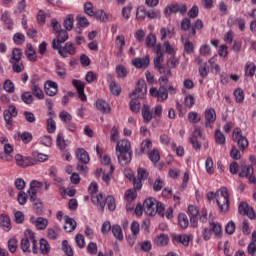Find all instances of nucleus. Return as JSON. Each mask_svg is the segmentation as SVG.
<instances>
[{
  "label": "nucleus",
  "instance_id": "nucleus-5",
  "mask_svg": "<svg viewBox=\"0 0 256 256\" xmlns=\"http://www.w3.org/2000/svg\"><path fill=\"white\" fill-rule=\"evenodd\" d=\"M127 177L130 179V181H133L134 189L140 191V189L143 187L142 181H145V179L149 177V172H147L145 168H138L137 178H135L132 174H128Z\"/></svg>",
  "mask_w": 256,
  "mask_h": 256
},
{
  "label": "nucleus",
  "instance_id": "nucleus-12",
  "mask_svg": "<svg viewBox=\"0 0 256 256\" xmlns=\"http://www.w3.org/2000/svg\"><path fill=\"white\" fill-rule=\"evenodd\" d=\"M43 189V182L34 180L30 182V188L28 190L30 200L37 201V193Z\"/></svg>",
  "mask_w": 256,
  "mask_h": 256
},
{
  "label": "nucleus",
  "instance_id": "nucleus-13",
  "mask_svg": "<svg viewBox=\"0 0 256 256\" xmlns=\"http://www.w3.org/2000/svg\"><path fill=\"white\" fill-rule=\"evenodd\" d=\"M150 95L156 97L158 101H166L169 97V92L165 87H160L159 90H157V88H151Z\"/></svg>",
  "mask_w": 256,
  "mask_h": 256
},
{
  "label": "nucleus",
  "instance_id": "nucleus-35",
  "mask_svg": "<svg viewBox=\"0 0 256 256\" xmlns=\"http://www.w3.org/2000/svg\"><path fill=\"white\" fill-rule=\"evenodd\" d=\"M142 117L145 123H151V119H153V114L151 113V110L149 109V106L147 104L143 105Z\"/></svg>",
  "mask_w": 256,
  "mask_h": 256
},
{
  "label": "nucleus",
  "instance_id": "nucleus-51",
  "mask_svg": "<svg viewBox=\"0 0 256 256\" xmlns=\"http://www.w3.org/2000/svg\"><path fill=\"white\" fill-rule=\"evenodd\" d=\"M188 121L190 123H199L201 121V115L195 111H191L188 113Z\"/></svg>",
  "mask_w": 256,
  "mask_h": 256
},
{
  "label": "nucleus",
  "instance_id": "nucleus-61",
  "mask_svg": "<svg viewBox=\"0 0 256 256\" xmlns=\"http://www.w3.org/2000/svg\"><path fill=\"white\" fill-rule=\"evenodd\" d=\"M184 105L191 109L193 105H195V96L193 94H189L184 98Z\"/></svg>",
  "mask_w": 256,
  "mask_h": 256
},
{
  "label": "nucleus",
  "instance_id": "nucleus-54",
  "mask_svg": "<svg viewBox=\"0 0 256 256\" xmlns=\"http://www.w3.org/2000/svg\"><path fill=\"white\" fill-rule=\"evenodd\" d=\"M47 236H48V239H52L53 241H55V239L59 237V229L57 227L48 228Z\"/></svg>",
  "mask_w": 256,
  "mask_h": 256
},
{
  "label": "nucleus",
  "instance_id": "nucleus-11",
  "mask_svg": "<svg viewBox=\"0 0 256 256\" xmlns=\"http://www.w3.org/2000/svg\"><path fill=\"white\" fill-rule=\"evenodd\" d=\"M165 15H171L172 13H181L185 15L187 13V5L185 4H173L165 7Z\"/></svg>",
  "mask_w": 256,
  "mask_h": 256
},
{
  "label": "nucleus",
  "instance_id": "nucleus-8",
  "mask_svg": "<svg viewBox=\"0 0 256 256\" xmlns=\"http://www.w3.org/2000/svg\"><path fill=\"white\" fill-rule=\"evenodd\" d=\"M201 139H203V129L199 126H195L194 132L190 137V143L194 149H201Z\"/></svg>",
  "mask_w": 256,
  "mask_h": 256
},
{
  "label": "nucleus",
  "instance_id": "nucleus-21",
  "mask_svg": "<svg viewBox=\"0 0 256 256\" xmlns=\"http://www.w3.org/2000/svg\"><path fill=\"white\" fill-rule=\"evenodd\" d=\"M151 63L149 56H145L143 58H135L132 60V64L136 69H147V66Z\"/></svg>",
  "mask_w": 256,
  "mask_h": 256
},
{
  "label": "nucleus",
  "instance_id": "nucleus-7",
  "mask_svg": "<svg viewBox=\"0 0 256 256\" xmlns=\"http://www.w3.org/2000/svg\"><path fill=\"white\" fill-rule=\"evenodd\" d=\"M232 139L238 143L240 151H245L246 147H249V140L241 135V129L239 128L233 131Z\"/></svg>",
  "mask_w": 256,
  "mask_h": 256
},
{
  "label": "nucleus",
  "instance_id": "nucleus-34",
  "mask_svg": "<svg viewBox=\"0 0 256 256\" xmlns=\"http://www.w3.org/2000/svg\"><path fill=\"white\" fill-rule=\"evenodd\" d=\"M153 148V142L149 139L143 140L141 143V148L139 155H145V153H149Z\"/></svg>",
  "mask_w": 256,
  "mask_h": 256
},
{
  "label": "nucleus",
  "instance_id": "nucleus-22",
  "mask_svg": "<svg viewBox=\"0 0 256 256\" xmlns=\"http://www.w3.org/2000/svg\"><path fill=\"white\" fill-rule=\"evenodd\" d=\"M175 35V29L171 26L168 25L167 27H162L160 29V39L161 41H165L168 37V39L173 38Z\"/></svg>",
  "mask_w": 256,
  "mask_h": 256
},
{
  "label": "nucleus",
  "instance_id": "nucleus-55",
  "mask_svg": "<svg viewBox=\"0 0 256 256\" xmlns=\"http://www.w3.org/2000/svg\"><path fill=\"white\" fill-rule=\"evenodd\" d=\"M112 233L116 239H119V241L123 239V230H121V226L119 225L112 226Z\"/></svg>",
  "mask_w": 256,
  "mask_h": 256
},
{
  "label": "nucleus",
  "instance_id": "nucleus-29",
  "mask_svg": "<svg viewBox=\"0 0 256 256\" xmlns=\"http://www.w3.org/2000/svg\"><path fill=\"white\" fill-rule=\"evenodd\" d=\"M91 199L92 203L100 207L102 211L105 209V198L103 197V194H94L93 196H91Z\"/></svg>",
  "mask_w": 256,
  "mask_h": 256
},
{
  "label": "nucleus",
  "instance_id": "nucleus-39",
  "mask_svg": "<svg viewBox=\"0 0 256 256\" xmlns=\"http://www.w3.org/2000/svg\"><path fill=\"white\" fill-rule=\"evenodd\" d=\"M214 137H215V143L217 145H225L227 138L225 137V134L221 132V130H216Z\"/></svg>",
  "mask_w": 256,
  "mask_h": 256
},
{
  "label": "nucleus",
  "instance_id": "nucleus-50",
  "mask_svg": "<svg viewBox=\"0 0 256 256\" xmlns=\"http://www.w3.org/2000/svg\"><path fill=\"white\" fill-rule=\"evenodd\" d=\"M148 157L152 163H158L159 159H161V155L159 154V150L153 149L148 153Z\"/></svg>",
  "mask_w": 256,
  "mask_h": 256
},
{
  "label": "nucleus",
  "instance_id": "nucleus-53",
  "mask_svg": "<svg viewBox=\"0 0 256 256\" xmlns=\"http://www.w3.org/2000/svg\"><path fill=\"white\" fill-rule=\"evenodd\" d=\"M210 231H213L215 237H220L221 236V232H222L221 225L217 224L215 222H211L210 223Z\"/></svg>",
  "mask_w": 256,
  "mask_h": 256
},
{
  "label": "nucleus",
  "instance_id": "nucleus-6",
  "mask_svg": "<svg viewBox=\"0 0 256 256\" xmlns=\"http://www.w3.org/2000/svg\"><path fill=\"white\" fill-rule=\"evenodd\" d=\"M147 95V83L145 80H139L136 88L129 94L130 99H145Z\"/></svg>",
  "mask_w": 256,
  "mask_h": 256
},
{
  "label": "nucleus",
  "instance_id": "nucleus-37",
  "mask_svg": "<svg viewBox=\"0 0 256 256\" xmlns=\"http://www.w3.org/2000/svg\"><path fill=\"white\" fill-rule=\"evenodd\" d=\"M74 21L75 16H73V14H68L63 21L64 29H66V31H71V29H73Z\"/></svg>",
  "mask_w": 256,
  "mask_h": 256
},
{
  "label": "nucleus",
  "instance_id": "nucleus-38",
  "mask_svg": "<svg viewBox=\"0 0 256 256\" xmlns=\"http://www.w3.org/2000/svg\"><path fill=\"white\" fill-rule=\"evenodd\" d=\"M22 57H23V51L19 48H15L12 51V57L10 58V63H17L18 61H21Z\"/></svg>",
  "mask_w": 256,
  "mask_h": 256
},
{
  "label": "nucleus",
  "instance_id": "nucleus-19",
  "mask_svg": "<svg viewBox=\"0 0 256 256\" xmlns=\"http://www.w3.org/2000/svg\"><path fill=\"white\" fill-rule=\"evenodd\" d=\"M77 51L75 50V45L71 42H67L62 49L59 50V55L61 57H69V55H75Z\"/></svg>",
  "mask_w": 256,
  "mask_h": 256
},
{
  "label": "nucleus",
  "instance_id": "nucleus-56",
  "mask_svg": "<svg viewBox=\"0 0 256 256\" xmlns=\"http://www.w3.org/2000/svg\"><path fill=\"white\" fill-rule=\"evenodd\" d=\"M116 75L120 79H125V77H127V68L123 65L116 66Z\"/></svg>",
  "mask_w": 256,
  "mask_h": 256
},
{
  "label": "nucleus",
  "instance_id": "nucleus-52",
  "mask_svg": "<svg viewBox=\"0 0 256 256\" xmlns=\"http://www.w3.org/2000/svg\"><path fill=\"white\" fill-rule=\"evenodd\" d=\"M147 17V10L145 9V6H139L136 10V18L140 21H143Z\"/></svg>",
  "mask_w": 256,
  "mask_h": 256
},
{
  "label": "nucleus",
  "instance_id": "nucleus-45",
  "mask_svg": "<svg viewBox=\"0 0 256 256\" xmlns=\"http://www.w3.org/2000/svg\"><path fill=\"white\" fill-rule=\"evenodd\" d=\"M40 251L43 255H48V253L51 251V247L49 246V242L45 239L40 240Z\"/></svg>",
  "mask_w": 256,
  "mask_h": 256
},
{
  "label": "nucleus",
  "instance_id": "nucleus-41",
  "mask_svg": "<svg viewBox=\"0 0 256 256\" xmlns=\"http://www.w3.org/2000/svg\"><path fill=\"white\" fill-rule=\"evenodd\" d=\"M137 189H129L125 192L124 199L128 201V203H131L132 201H135L137 199Z\"/></svg>",
  "mask_w": 256,
  "mask_h": 256
},
{
  "label": "nucleus",
  "instance_id": "nucleus-27",
  "mask_svg": "<svg viewBox=\"0 0 256 256\" xmlns=\"http://www.w3.org/2000/svg\"><path fill=\"white\" fill-rule=\"evenodd\" d=\"M25 55L28 61H31L32 63H35V61H37V52L35 51V48H33V45H26Z\"/></svg>",
  "mask_w": 256,
  "mask_h": 256
},
{
  "label": "nucleus",
  "instance_id": "nucleus-24",
  "mask_svg": "<svg viewBox=\"0 0 256 256\" xmlns=\"http://www.w3.org/2000/svg\"><path fill=\"white\" fill-rule=\"evenodd\" d=\"M0 228L6 231V233L11 231V218H9V216L5 214L0 215Z\"/></svg>",
  "mask_w": 256,
  "mask_h": 256
},
{
  "label": "nucleus",
  "instance_id": "nucleus-44",
  "mask_svg": "<svg viewBox=\"0 0 256 256\" xmlns=\"http://www.w3.org/2000/svg\"><path fill=\"white\" fill-rule=\"evenodd\" d=\"M253 173H254L253 166L245 165V166H242V170L239 173V177H250V175H253Z\"/></svg>",
  "mask_w": 256,
  "mask_h": 256
},
{
  "label": "nucleus",
  "instance_id": "nucleus-64",
  "mask_svg": "<svg viewBox=\"0 0 256 256\" xmlns=\"http://www.w3.org/2000/svg\"><path fill=\"white\" fill-rule=\"evenodd\" d=\"M156 43H157V36H155V34H149L146 37L147 47H155Z\"/></svg>",
  "mask_w": 256,
  "mask_h": 256
},
{
  "label": "nucleus",
  "instance_id": "nucleus-32",
  "mask_svg": "<svg viewBox=\"0 0 256 256\" xmlns=\"http://www.w3.org/2000/svg\"><path fill=\"white\" fill-rule=\"evenodd\" d=\"M56 67V75L59 79H65L67 77V68H65V64L61 62H57L55 64Z\"/></svg>",
  "mask_w": 256,
  "mask_h": 256
},
{
  "label": "nucleus",
  "instance_id": "nucleus-57",
  "mask_svg": "<svg viewBox=\"0 0 256 256\" xmlns=\"http://www.w3.org/2000/svg\"><path fill=\"white\" fill-rule=\"evenodd\" d=\"M199 52L203 57H211V46L209 44H204L200 47Z\"/></svg>",
  "mask_w": 256,
  "mask_h": 256
},
{
  "label": "nucleus",
  "instance_id": "nucleus-15",
  "mask_svg": "<svg viewBox=\"0 0 256 256\" xmlns=\"http://www.w3.org/2000/svg\"><path fill=\"white\" fill-rule=\"evenodd\" d=\"M240 215H246L249 219H255V210L248 203L242 202L238 207Z\"/></svg>",
  "mask_w": 256,
  "mask_h": 256
},
{
  "label": "nucleus",
  "instance_id": "nucleus-16",
  "mask_svg": "<svg viewBox=\"0 0 256 256\" xmlns=\"http://www.w3.org/2000/svg\"><path fill=\"white\" fill-rule=\"evenodd\" d=\"M46 95L49 97H55L59 91V85L55 81L48 80L44 85Z\"/></svg>",
  "mask_w": 256,
  "mask_h": 256
},
{
  "label": "nucleus",
  "instance_id": "nucleus-31",
  "mask_svg": "<svg viewBox=\"0 0 256 256\" xmlns=\"http://www.w3.org/2000/svg\"><path fill=\"white\" fill-rule=\"evenodd\" d=\"M228 25H230L231 27H233V25H237L240 31H245V19L243 18H229Z\"/></svg>",
  "mask_w": 256,
  "mask_h": 256
},
{
  "label": "nucleus",
  "instance_id": "nucleus-26",
  "mask_svg": "<svg viewBox=\"0 0 256 256\" xmlns=\"http://www.w3.org/2000/svg\"><path fill=\"white\" fill-rule=\"evenodd\" d=\"M76 157L80 163H83L84 165H87L89 163V153L83 148H78L76 150Z\"/></svg>",
  "mask_w": 256,
  "mask_h": 256
},
{
  "label": "nucleus",
  "instance_id": "nucleus-14",
  "mask_svg": "<svg viewBox=\"0 0 256 256\" xmlns=\"http://www.w3.org/2000/svg\"><path fill=\"white\" fill-rule=\"evenodd\" d=\"M30 223H32V225H35L38 231H45V229H47V225H49V220L43 217L35 218L34 216H32L30 218Z\"/></svg>",
  "mask_w": 256,
  "mask_h": 256
},
{
  "label": "nucleus",
  "instance_id": "nucleus-25",
  "mask_svg": "<svg viewBox=\"0 0 256 256\" xmlns=\"http://www.w3.org/2000/svg\"><path fill=\"white\" fill-rule=\"evenodd\" d=\"M16 164L19 165V167H29L31 165H34L33 160L31 158H24L21 156V154H17L15 156Z\"/></svg>",
  "mask_w": 256,
  "mask_h": 256
},
{
  "label": "nucleus",
  "instance_id": "nucleus-48",
  "mask_svg": "<svg viewBox=\"0 0 256 256\" xmlns=\"http://www.w3.org/2000/svg\"><path fill=\"white\" fill-rule=\"evenodd\" d=\"M17 247H19V242L17 238H11L8 240V250L10 253H16Z\"/></svg>",
  "mask_w": 256,
  "mask_h": 256
},
{
  "label": "nucleus",
  "instance_id": "nucleus-46",
  "mask_svg": "<svg viewBox=\"0 0 256 256\" xmlns=\"http://www.w3.org/2000/svg\"><path fill=\"white\" fill-rule=\"evenodd\" d=\"M178 223L182 229H187L189 227V218L185 214H179Z\"/></svg>",
  "mask_w": 256,
  "mask_h": 256
},
{
  "label": "nucleus",
  "instance_id": "nucleus-9",
  "mask_svg": "<svg viewBox=\"0 0 256 256\" xmlns=\"http://www.w3.org/2000/svg\"><path fill=\"white\" fill-rule=\"evenodd\" d=\"M154 51L156 53V57L154 58V66L161 73L163 69V61H165V56L163 51H161V44H158L154 47Z\"/></svg>",
  "mask_w": 256,
  "mask_h": 256
},
{
  "label": "nucleus",
  "instance_id": "nucleus-4",
  "mask_svg": "<svg viewBox=\"0 0 256 256\" xmlns=\"http://www.w3.org/2000/svg\"><path fill=\"white\" fill-rule=\"evenodd\" d=\"M24 235L26 238H23L21 240V249H22L23 253H31L29 239L32 243L33 253H37L38 249H37V240H35V233H33V231L31 229H27L24 232Z\"/></svg>",
  "mask_w": 256,
  "mask_h": 256
},
{
  "label": "nucleus",
  "instance_id": "nucleus-23",
  "mask_svg": "<svg viewBox=\"0 0 256 256\" xmlns=\"http://www.w3.org/2000/svg\"><path fill=\"white\" fill-rule=\"evenodd\" d=\"M13 117H17V108L15 106H9V108L4 111L6 125H11Z\"/></svg>",
  "mask_w": 256,
  "mask_h": 256
},
{
  "label": "nucleus",
  "instance_id": "nucleus-43",
  "mask_svg": "<svg viewBox=\"0 0 256 256\" xmlns=\"http://www.w3.org/2000/svg\"><path fill=\"white\" fill-rule=\"evenodd\" d=\"M162 47L168 55H175V53H177V48L174 45H171L169 41H165Z\"/></svg>",
  "mask_w": 256,
  "mask_h": 256
},
{
  "label": "nucleus",
  "instance_id": "nucleus-18",
  "mask_svg": "<svg viewBox=\"0 0 256 256\" xmlns=\"http://www.w3.org/2000/svg\"><path fill=\"white\" fill-rule=\"evenodd\" d=\"M72 85L77 89L79 99L87 101V95H85V84L81 80H73Z\"/></svg>",
  "mask_w": 256,
  "mask_h": 256
},
{
  "label": "nucleus",
  "instance_id": "nucleus-49",
  "mask_svg": "<svg viewBox=\"0 0 256 256\" xmlns=\"http://www.w3.org/2000/svg\"><path fill=\"white\" fill-rule=\"evenodd\" d=\"M234 97L236 99V103H243L245 100V92H243V89L237 88L234 90Z\"/></svg>",
  "mask_w": 256,
  "mask_h": 256
},
{
  "label": "nucleus",
  "instance_id": "nucleus-20",
  "mask_svg": "<svg viewBox=\"0 0 256 256\" xmlns=\"http://www.w3.org/2000/svg\"><path fill=\"white\" fill-rule=\"evenodd\" d=\"M96 109L100 111L101 113H104V115H109L111 113V105L103 99H98L95 103Z\"/></svg>",
  "mask_w": 256,
  "mask_h": 256
},
{
  "label": "nucleus",
  "instance_id": "nucleus-47",
  "mask_svg": "<svg viewBox=\"0 0 256 256\" xmlns=\"http://www.w3.org/2000/svg\"><path fill=\"white\" fill-rule=\"evenodd\" d=\"M32 93L37 99H45V94L43 93V90H41V87L39 85L34 84L32 86Z\"/></svg>",
  "mask_w": 256,
  "mask_h": 256
},
{
  "label": "nucleus",
  "instance_id": "nucleus-1",
  "mask_svg": "<svg viewBox=\"0 0 256 256\" xmlns=\"http://www.w3.org/2000/svg\"><path fill=\"white\" fill-rule=\"evenodd\" d=\"M216 197V203L218 205V209L220 213H228L229 212V191L227 188L223 187L217 191V195L214 192L207 193V199L209 201H213Z\"/></svg>",
  "mask_w": 256,
  "mask_h": 256
},
{
  "label": "nucleus",
  "instance_id": "nucleus-59",
  "mask_svg": "<svg viewBox=\"0 0 256 256\" xmlns=\"http://www.w3.org/2000/svg\"><path fill=\"white\" fill-rule=\"evenodd\" d=\"M62 250L64 251L65 255L73 256V248H71V245H69L67 240L62 242Z\"/></svg>",
  "mask_w": 256,
  "mask_h": 256
},
{
  "label": "nucleus",
  "instance_id": "nucleus-33",
  "mask_svg": "<svg viewBox=\"0 0 256 256\" xmlns=\"http://www.w3.org/2000/svg\"><path fill=\"white\" fill-rule=\"evenodd\" d=\"M74 229H77V222L74 219L66 216L64 230L66 233H72Z\"/></svg>",
  "mask_w": 256,
  "mask_h": 256
},
{
  "label": "nucleus",
  "instance_id": "nucleus-10",
  "mask_svg": "<svg viewBox=\"0 0 256 256\" xmlns=\"http://www.w3.org/2000/svg\"><path fill=\"white\" fill-rule=\"evenodd\" d=\"M204 117H205V127H207V129H212L213 123L217 121V112H215V109L207 108L204 112Z\"/></svg>",
  "mask_w": 256,
  "mask_h": 256
},
{
  "label": "nucleus",
  "instance_id": "nucleus-3",
  "mask_svg": "<svg viewBox=\"0 0 256 256\" xmlns=\"http://www.w3.org/2000/svg\"><path fill=\"white\" fill-rule=\"evenodd\" d=\"M144 213L149 215L150 217H154V215H163V211H165V207H163V203L158 202L155 198L149 197L143 203Z\"/></svg>",
  "mask_w": 256,
  "mask_h": 256
},
{
  "label": "nucleus",
  "instance_id": "nucleus-62",
  "mask_svg": "<svg viewBox=\"0 0 256 256\" xmlns=\"http://www.w3.org/2000/svg\"><path fill=\"white\" fill-rule=\"evenodd\" d=\"M59 119H61L63 123H69V121L73 119V116H71L70 113L67 112L66 110H62L59 113Z\"/></svg>",
  "mask_w": 256,
  "mask_h": 256
},
{
  "label": "nucleus",
  "instance_id": "nucleus-60",
  "mask_svg": "<svg viewBox=\"0 0 256 256\" xmlns=\"http://www.w3.org/2000/svg\"><path fill=\"white\" fill-rule=\"evenodd\" d=\"M110 91L112 95H120L121 94V86L117 84V82L113 81L109 85Z\"/></svg>",
  "mask_w": 256,
  "mask_h": 256
},
{
  "label": "nucleus",
  "instance_id": "nucleus-42",
  "mask_svg": "<svg viewBox=\"0 0 256 256\" xmlns=\"http://www.w3.org/2000/svg\"><path fill=\"white\" fill-rule=\"evenodd\" d=\"M255 71H256L255 63L247 62L245 64V75H247V77H253L255 75Z\"/></svg>",
  "mask_w": 256,
  "mask_h": 256
},
{
  "label": "nucleus",
  "instance_id": "nucleus-28",
  "mask_svg": "<svg viewBox=\"0 0 256 256\" xmlns=\"http://www.w3.org/2000/svg\"><path fill=\"white\" fill-rule=\"evenodd\" d=\"M173 240L176 241V243H180L184 247H189V242L191 241V236L186 235V234L174 235Z\"/></svg>",
  "mask_w": 256,
  "mask_h": 256
},
{
  "label": "nucleus",
  "instance_id": "nucleus-63",
  "mask_svg": "<svg viewBox=\"0 0 256 256\" xmlns=\"http://www.w3.org/2000/svg\"><path fill=\"white\" fill-rule=\"evenodd\" d=\"M148 19H161V10H149L147 11Z\"/></svg>",
  "mask_w": 256,
  "mask_h": 256
},
{
  "label": "nucleus",
  "instance_id": "nucleus-17",
  "mask_svg": "<svg viewBox=\"0 0 256 256\" xmlns=\"http://www.w3.org/2000/svg\"><path fill=\"white\" fill-rule=\"evenodd\" d=\"M113 171H115V167L110 166L108 171L107 168H98L96 170L97 175L101 176L102 175V181H104V183H109V181H111V177L113 176Z\"/></svg>",
  "mask_w": 256,
  "mask_h": 256
},
{
  "label": "nucleus",
  "instance_id": "nucleus-36",
  "mask_svg": "<svg viewBox=\"0 0 256 256\" xmlns=\"http://www.w3.org/2000/svg\"><path fill=\"white\" fill-rule=\"evenodd\" d=\"M1 21L4 23L6 29H13V20L11 19V16L9 15L8 12H4L1 16Z\"/></svg>",
  "mask_w": 256,
  "mask_h": 256
},
{
  "label": "nucleus",
  "instance_id": "nucleus-58",
  "mask_svg": "<svg viewBox=\"0 0 256 256\" xmlns=\"http://www.w3.org/2000/svg\"><path fill=\"white\" fill-rule=\"evenodd\" d=\"M131 11H133V4H128L127 6L122 8V17L124 19H130Z\"/></svg>",
  "mask_w": 256,
  "mask_h": 256
},
{
  "label": "nucleus",
  "instance_id": "nucleus-2",
  "mask_svg": "<svg viewBox=\"0 0 256 256\" xmlns=\"http://www.w3.org/2000/svg\"><path fill=\"white\" fill-rule=\"evenodd\" d=\"M116 155L120 165L131 163V142L123 139L117 142Z\"/></svg>",
  "mask_w": 256,
  "mask_h": 256
},
{
  "label": "nucleus",
  "instance_id": "nucleus-30",
  "mask_svg": "<svg viewBox=\"0 0 256 256\" xmlns=\"http://www.w3.org/2000/svg\"><path fill=\"white\" fill-rule=\"evenodd\" d=\"M154 243L157 247H165L169 244V236L167 234H159L154 239Z\"/></svg>",
  "mask_w": 256,
  "mask_h": 256
},
{
  "label": "nucleus",
  "instance_id": "nucleus-40",
  "mask_svg": "<svg viewBox=\"0 0 256 256\" xmlns=\"http://www.w3.org/2000/svg\"><path fill=\"white\" fill-rule=\"evenodd\" d=\"M139 98H131L129 103L132 113H139L141 111V102L138 101Z\"/></svg>",
  "mask_w": 256,
  "mask_h": 256
}]
</instances>
